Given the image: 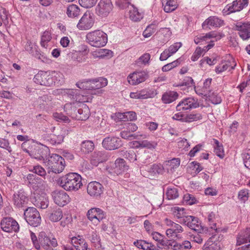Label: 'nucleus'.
<instances>
[{
	"label": "nucleus",
	"instance_id": "nucleus-1",
	"mask_svg": "<svg viewBox=\"0 0 250 250\" xmlns=\"http://www.w3.org/2000/svg\"><path fill=\"white\" fill-rule=\"evenodd\" d=\"M60 186L66 191L78 190L83 186L81 176L77 173L70 172L59 179Z\"/></svg>",
	"mask_w": 250,
	"mask_h": 250
},
{
	"label": "nucleus",
	"instance_id": "nucleus-2",
	"mask_svg": "<svg viewBox=\"0 0 250 250\" xmlns=\"http://www.w3.org/2000/svg\"><path fill=\"white\" fill-rule=\"evenodd\" d=\"M26 142L21 144V148L25 152L28 153L31 157L38 160H44L46 158L49 153L48 147L41 145H34L32 146L31 149L26 148Z\"/></svg>",
	"mask_w": 250,
	"mask_h": 250
},
{
	"label": "nucleus",
	"instance_id": "nucleus-3",
	"mask_svg": "<svg viewBox=\"0 0 250 250\" xmlns=\"http://www.w3.org/2000/svg\"><path fill=\"white\" fill-rule=\"evenodd\" d=\"M86 39L91 46L96 47L104 46L107 42L106 34L101 30H95L88 33L86 35Z\"/></svg>",
	"mask_w": 250,
	"mask_h": 250
},
{
	"label": "nucleus",
	"instance_id": "nucleus-4",
	"mask_svg": "<svg viewBox=\"0 0 250 250\" xmlns=\"http://www.w3.org/2000/svg\"><path fill=\"white\" fill-rule=\"evenodd\" d=\"M46 163L49 169L48 173L51 171L55 173H60L65 167L64 158L57 154H52Z\"/></svg>",
	"mask_w": 250,
	"mask_h": 250
},
{
	"label": "nucleus",
	"instance_id": "nucleus-5",
	"mask_svg": "<svg viewBox=\"0 0 250 250\" xmlns=\"http://www.w3.org/2000/svg\"><path fill=\"white\" fill-rule=\"evenodd\" d=\"M24 216L27 223L31 226L37 227L41 223L40 214L38 210L34 207H29L25 209Z\"/></svg>",
	"mask_w": 250,
	"mask_h": 250
},
{
	"label": "nucleus",
	"instance_id": "nucleus-6",
	"mask_svg": "<svg viewBox=\"0 0 250 250\" xmlns=\"http://www.w3.org/2000/svg\"><path fill=\"white\" fill-rule=\"evenodd\" d=\"M40 250L42 247L45 250H51L58 246L56 239L52 235H48L45 232L41 231L39 234Z\"/></svg>",
	"mask_w": 250,
	"mask_h": 250
},
{
	"label": "nucleus",
	"instance_id": "nucleus-7",
	"mask_svg": "<svg viewBox=\"0 0 250 250\" xmlns=\"http://www.w3.org/2000/svg\"><path fill=\"white\" fill-rule=\"evenodd\" d=\"M111 0H100L96 8V13L101 17H106L112 11Z\"/></svg>",
	"mask_w": 250,
	"mask_h": 250
},
{
	"label": "nucleus",
	"instance_id": "nucleus-8",
	"mask_svg": "<svg viewBox=\"0 0 250 250\" xmlns=\"http://www.w3.org/2000/svg\"><path fill=\"white\" fill-rule=\"evenodd\" d=\"M182 218V222L190 229L197 232L201 233L203 230V228L198 219L193 216H187Z\"/></svg>",
	"mask_w": 250,
	"mask_h": 250
},
{
	"label": "nucleus",
	"instance_id": "nucleus-9",
	"mask_svg": "<svg viewBox=\"0 0 250 250\" xmlns=\"http://www.w3.org/2000/svg\"><path fill=\"white\" fill-rule=\"evenodd\" d=\"M28 200L27 194L22 189L15 192L12 197L14 205L19 208L25 207Z\"/></svg>",
	"mask_w": 250,
	"mask_h": 250
},
{
	"label": "nucleus",
	"instance_id": "nucleus-10",
	"mask_svg": "<svg viewBox=\"0 0 250 250\" xmlns=\"http://www.w3.org/2000/svg\"><path fill=\"white\" fill-rule=\"evenodd\" d=\"M102 145L106 149L112 150L121 147L123 143L121 139L118 137L108 136L103 140Z\"/></svg>",
	"mask_w": 250,
	"mask_h": 250
},
{
	"label": "nucleus",
	"instance_id": "nucleus-11",
	"mask_svg": "<svg viewBox=\"0 0 250 250\" xmlns=\"http://www.w3.org/2000/svg\"><path fill=\"white\" fill-rule=\"evenodd\" d=\"M197 99L193 97L185 98L181 101L176 106V110L179 111L191 109L199 107Z\"/></svg>",
	"mask_w": 250,
	"mask_h": 250
},
{
	"label": "nucleus",
	"instance_id": "nucleus-12",
	"mask_svg": "<svg viewBox=\"0 0 250 250\" xmlns=\"http://www.w3.org/2000/svg\"><path fill=\"white\" fill-rule=\"evenodd\" d=\"M128 169V166L124 159L118 158L108 171L110 173L119 175L122 174Z\"/></svg>",
	"mask_w": 250,
	"mask_h": 250
},
{
	"label": "nucleus",
	"instance_id": "nucleus-13",
	"mask_svg": "<svg viewBox=\"0 0 250 250\" xmlns=\"http://www.w3.org/2000/svg\"><path fill=\"white\" fill-rule=\"evenodd\" d=\"M1 229L7 232H17L19 229V225L17 222L11 217H5L0 222Z\"/></svg>",
	"mask_w": 250,
	"mask_h": 250
},
{
	"label": "nucleus",
	"instance_id": "nucleus-14",
	"mask_svg": "<svg viewBox=\"0 0 250 250\" xmlns=\"http://www.w3.org/2000/svg\"><path fill=\"white\" fill-rule=\"evenodd\" d=\"M52 196L56 204L63 207L70 201L69 195L62 190H56L52 192Z\"/></svg>",
	"mask_w": 250,
	"mask_h": 250
},
{
	"label": "nucleus",
	"instance_id": "nucleus-15",
	"mask_svg": "<svg viewBox=\"0 0 250 250\" xmlns=\"http://www.w3.org/2000/svg\"><path fill=\"white\" fill-rule=\"evenodd\" d=\"M104 187L100 183L96 181L89 183L87 187L88 194L95 198H99L103 193Z\"/></svg>",
	"mask_w": 250,
	"mask_h": 250
},
{
	"label": "nucleus",
	"instance_id": "nucleus-16",
	"mask_svg": "<svg viewBox=\"0 0 250 250\" xmlns=\"http://www.w3.org/2000/svg\"><path fill=\"white\" fill-rule=\"evenodd\" d=\"M94 22L93 15L89 12H86L80 20L77 26L80 30H88L92 27Z\"/></svg>",
	"mask_w": 250,
	"mask_h": 250
},
{
	"label": "nucleus",
	"instance_id": "nucleus-17",
	"mask_svg": "<svg viewBox=\"0 0 250 250\" xmlns=\"http://www.w3.org/2000/svg\"><path fill=\"white\" fill-rule=\"evenodd\" d=\"M34 82L39 84L50 86L53 84L52 78L46 72L40 71L35 75Z\"/></svg>",
	"mask_w": 250,
	"mask_h": 250
},
{
	"label": "nucleus",
	"instance_id": "nucleus-18",
	"mask_svg": "<svg viewBox=\"0 0 250 250\" xmlns=\"http://www.w3.org/2000/svg\"><path fill=\"white\" fill-rule=\"evenodd\" d=\"M148 77L146 71H136L130 74L127 79L128 83L132 85L138 84L145 82Z\"/></svg>",
	"mask_w": 250,
	"mask_h": 250
},
{
	"label": "nucleus",
	"instance_id": "nucleus-19",
	"mask_svg": "<svg viewBox=\"0 0 250 250\" xmlns=\"http://www.w3.org/2000/svg\"><path fill=\"white\" fill-rule=\"evenodd\" d=\"M88 219L91 221L96 220L100 222L106 218V213L100 208H93L89 209L86 214Z\"/></svg>",
	"mask_w": 250,
	"mask_h": 250
},
{
	"label": "nucleus",
	"instance_id": "nucleus-20",
	"mask_svg": "<svg viewBox=\"0 0 250 250\" xmlns=\"http://www.w3.org/2000/svg\"><path fill=\"white\" fill-rule=\"evenodd\" d=\"M86 83L88 84V90H96L103 88L107 85L108 81L107 79L100 77L92 79L86 80Z\"/></svg>",
	"mask_w": 250,
	"mask_h": 250
},
{
	"label": "nucleus",
	"instance_id": "nucleus-21",
	"mask_svg": "<svg viewBox=\"0 0 250 250\" xmlns=\"http://www.w3.org/2000/svg\"><path fill=\"white\" fill-rule=\"evenodd\" d=\"M27 179L28 185L35 190L42 189L44 187V181L36 175L29 174L27 176Z\"/></svg>",
	"mask_w": 250,
	"mask_h": 250
},
{
	"label": "nucleus",
	"instance_id": "nucleus-22",
	"mask_svg": "<svg viewBox=\"0 0 250 250\" xmlns=\"http://www.w3.org/2000/svg\"><path fill=\"white\" fill-rule=\"evenodd\" d=\"M108 158L107 153L105 151H94L91 155L90 162L93 166L97 167L99 164L106 162Z\"/></svg>",
	"mask_w": 250,
	"mask_h": 250
},
{
	"label": "nucleus",
	"instance_id": "nucleus-23",
	"mask_svg": "<svg viewBox=\"0 0 250 250\" xmlns=\"http://www.w3.org/2000/svg\"><path fill=\"white\" fill-rule=\"evenodd\" d=\"M153 239L157 241L159 245L163 247H167L168 249L172 247H175L176 242L171 241L167 239L165 237L158 232H153L151 233Z\"/></svg>",
	"mask_w": 250,
	"mask_h": 250
},
{
	"label": "nucleus",
	"instance_id": "nucleus-24",
	"mask_svg": "<svg viewBox=\"0 0 250 250\" xmlns=\"http://www.w3.org/2000/svg\"><path fill=\"white\" fill-rule=\"evenodd\" d=\"M235 28L239 31V36L243 40H246L250 38V23H237Z\"/></svg>",
	"mask_w": 250,
	"mask_h": 250
},
{
	"label": "nucleus",
	"instance_id": "nucleus-25",
	"mask_svg": "<svg viewBox=\"0 0 250 250\" xmlns=\"http://www.w3.org/2000/svg\"><path fill=\"white\" fill-rule=\"evenodd\" d=\"M224 25V21L216 16H211L202 23L203 28L210 29V27H219Z\"/></svg>",
	"mask_w": 250,
	"mask_h": 250
},
{
	"label": "nucleus",
	"instance_id": "nucleus-26",
	"mask_svg": "<svg viewBox=\"0 0 250 250\" xmlns=\"http://www.w3.org/2000/svg\"><path fill=\"white\" fill-rule=\"evenodd\" d=\"M47 215L49 219L53 222H58L62 217V210L57 206L49 208L47 212Z\"/></svg>",
	"mask_w": 250,
	"mask_h": 250
},
{
	"label": "nucleus",
	"instance_id": "nucleus-27",
	"mask_svg": "<svg viewBox=\"0 0 250 250\" xmlns=\"http://www.w3.org/2000/svg\"><path fill=\"white\" fill-rule=\"evenodd\" d=\"M215 236L209 238L203 247V250H220L222 244L215 240Z\"/></svg>",
	"mask_w": 250,
	"mask_h": 250
},
{
	"label": "nucleus",
	"instance_id": "nucleus-28",
	"mask_svg": "<svg viewBox=\"0 0 250 250\" xmlns=\"http://www.w3.org/2000/svg\"><path fill=\"white\" fill-rule=\"evenodd\" d=\"M127 7L129 8V18L131 20L137 22L142 19L143 17V14L140 13L138 9L135 7L134 5H131L130 3L125 8ZM124 9H125V8Z\"/></svg>",
	"mask_w": 250,
	"mask_h": 250
},
{
	"label": "nucleus",
	"instance_id": "nucleus-29",
	"mask_svg": "<svg viewBox=\"0 0 250 250\" xmlns=\"http://www.w3.org/2000/svg\"><path fill=\"white\" fill-rule=\"evenodd\" d=\"M76 118L78 120L85 121L87 120L90 115V111L88 107L83 104L82 108L76 110Z\"/></svg>",
	"mask_w": 250,
	"mask_h": 250
},
{
	"label": "nucleus",
	"instance_id": "nucleus-30",
	"mask_svg": "<svg viewBox=\"0 0 250 250\" xmlns=\"http://www.w3.org/2000/svg\"><path fill=\"white\" fill-rule=\"evenodd\" d=\"M178 97L177 92L169 91L164 93L162 95V102L166 104H170L175 101Z\"/></svg>",
	"mask_w": 250,
	"mask_h": 250
},
{
	"label": "nucleus",
	"instance_id": "nucleus-31",
	"mask_svg": "<svg viewBox=\"0 0 250 250\" xmlns=\"http://www.w3.org/2000/svg\"><path fill=\"white\" fill-rule=\"evenodd\" d=\"M232 62L233 64H231V62H226L219 64L215 68V70L216 73L219 74L227 70L228 69H229V71L234 69L236 63L233 60H232Z\"/></svg>",
	"mask_w": 250,
	"mask_h": 250
},
{
	"label": "nucleus",
	"instance_id": "nucleus-32",
	"mask_svg": "<svg viewBox=\"0 0 250 250\" xmlns=\"http://www.w3.org/2000/svg\"><path fill=\"white\" fill-rule=\"evenodd\" d=\"M250 242V228H247L238 235L237 239V245H241L245 243Z\"/></svg>",
	"mask_w": 250,
	"mask_h": 250
},
{
	"label": "nucleus",
	"instance_id": "nucleus-33",
	"mask_svg": "<svg viewBox=\"0 0 250 250\" xmlns=\"http://www.w3.org/2000/svg\"><path fill=\"white\" fill-rule=\"evenodd\" d=\"M164 10L167 13L171 12L177 7L176 0H162Z\"/></svg>",
	"mask_w": 250,
	"mask_h": 250
},
{
	"label": "nucleus",
	"instance_id": "nucleus-34",
	"mask_svg": "<svg viewBox=\"0 0 250 250\" xmlns=\"http://www.w3.org/2000/svg\"><path fill=\"white\" fill-rule=\"evenodd\" d=\"M80 13L79 7L75 4H70L67 8L66 10V14L69 18H74L78 17Z\"/></svg>",
	"mask_w": 250,
	"mask_h": 250
},
{
	"label": "nucleus",
	"instance_id": "nucleus-35",
	"mask_svg": "<svg viewBox=\"0 0 250 250\" xmlns=\"http://www.w3.org/2000/svg\"><path fill=\"white\" fill-rule=\"evenodd\" d=\"M183 231L182 227L178 224L175 223L173 224L171 228L168 229L166 230V234L167 236H173L175 235L178 237L177 233Z\"/></svg>",
	"mask_w": 250,
	"mask_h": 250
},
{
	"label": "nucleus",
	"instance_id": "nucleus-36",
	"mask_svg": "<svg viewBox=\"0 0 250 250\" xmlns=\"http://www.w3.org/2000/svg\"><path fill=\"white\" fill-rule=\"evenodd\" d=\"M94 148V145L91 141H84L81 145V149L84 153H88L92 152Z\"/></svg>",
	"mask_w": 250,
	"mask_h": 250
},
{
	"label": "nucleus",
	"instance_id": "nucleus-37",
	"mask_svg": "<svg viewBox=\"0 0 250 250\" xmlns=\"http://www.w3.org/2000/svg\"><path fill=\"white\" fill-rule=\"evenodd\" d=\"M213 141L214 142V152L220 158H223L224 151L223 145L220 144L219 142L215 139H213Z\"/></svg>",
	"mask_w": 250,
	"mask_h": 250
},
{
	"label": "nucleus",
	"instance_id": "nucleus-38",
	"mask_svg": "<svg viewBox=\"0 0 250 250\" xmlns=\"http://www.w3.org/2000/svg\"><path fill=\"white\" fill-rule=\"evenodd\" d=\"M238 0H236L232 2L231 4H228L223 10V13L227 15L231 13L238 12L237 8H238Z\"/></svg>",
	"mask_w": 250,
	"mask_h": 250
},
{
	"label": "nucleus",
	"instance_id": "nucleus-39",
	"mask_svg": "<svg viewBox=\"0 0 250 250\" xmlns=\"http://www.w3.org/2000/svg\"><path fill=\"white\" fill-rule=\"evenodd\" d=\"M148 171L153 175L162 174L164 171V168L162 165L155 164L148 168Z\"/></svg>",
	"mask_w": 250,
	"mask_h": 250
},
{
	"label": "nucleus",
	"instance_id": "nucleus-40",
	"mask_svg": "<svg viewBox=\"0 0 250 250\" xmlns=\"http://www.w3.org/2000/svg\"><path fill=\"white\" fill-rule=\"evenodd\" d=\"M52 39L51 33L48 31H45L41 38V45L42 47L47 48V43L50 41Z\"/></svg>",
	"mask_w": 250,
	"mask_h": 250
},
{
	"label": "nucleus",
	"instance_id": "nucleus-41",
	"mask_svg": "<svg viewBox=\"0 0 250 250\" xmlns=\"http://www.w3.org/2000/svg\"><path fill=\"white\" fill-rule=\"evenodd\" d=\"M204 96L208 98V101L214 104H220L222 101L221 97L214 93H205Z\"/></svg>",
	"mask_w": 250,
	"mask_h": 250
},
{
	"label": "nucleus",
	"instance_id": "nucleus-42",
	"mask_svg": "<svg viewBox=\"0 0 250 250\" xmlns=\"http://www.w3.org/2000/svg\"><path fill=\"white\" fill-rule=\"evenodd\" d=\"M49 204L48 198L44 197H39L36 200L35 206L39 208L45 209L47 208Z\"/></svg>",
	"mask_w": 250,
	"mask_h": 250
},
{
	"label": "nucleus",
	"instance_id": "nucleus-43",
	"mask_svg": "<svg viewBox=\"0 0 250 250\" xmlns=\"http://www.w3.org/2000/svg\"><path fill=\"white\" fill-rule=\"evenodd\" d=\"M133 244L139 249H141L144 250H149L152 245L151 244L143 240H138L134 241Z\"/></svg>",
	"mask_w": 250,
	"mask_h": 250
},
{
	"label": "nucleus",
	"instance_id": "nucleus-44",
	"mask_svg": "<svg viewBox=\"0 0 250 250\" xmlns=\"http://www.w3.org/2000/svg\"><path fill=\"white\" fill-rule=\"evenodd\" d=\"M121 155L130 162H134L137 160L136 155L132 150H129L128 151L122 150L121 151Z\"/></svg>",
	"mask_w": 250,
	"mask_h": 250
},
{
	"label": "nucleus",
	"instance_id": "nucleus-45",
	"mask_svg": "<svg viewBox=\"0 0 250 250\" xmlns=\"http://www.w3.org/2000/svg\"><path fill=\"white\" fill-rule=\"evenodd\" d=\"M137 144V147H146L147 148H154L156 146L157 143L155 142L151 143L147 140H144L142 141L136 142Z\"/></svg>",
	"mask_w": 250,
	"mask_h": 250
},
{
	"label": "nucleus",
	"instance_id": "nucleus-46",
	"mask_svg": "<svg viewBox=\"0 0 250 250\" xmlns=\"http://www.w3.org/2000/svg\"><path fill=\"white\" fill-rule=\"evenodd\" d=\"M181 62L180 58L176 60L163 66L162 68V70L163 72L169 71L179 65L181 63Z\"/></svg>",
	"mask_w": 250,
	"mask_h": 250
},
{
	"label": "nucleus",
	"instance_id": "nucleus-47",
	"mask_svg": "<svg viewBox=\"0 0 250 250\" xmlns=\"http://www.w3.org/2000/svg\"><path fill=\"white\" fill-rule=\"evenodd\" d=\"M156 30V25L154 24H151L148 25L146 29L144 31L143 35L145 38H148L150 37L153 33H154Z\"/></svg>",
	"mask_w": 250,
	"mask_h": 250
},
{
	"label": "nucleus",
	"instance_id": "nucleus-48",
	"mask_svg": "<svg viewBox=\"0 0 250 250\" xmlns=\"http://www.w3.org/2000/svg\"><path fill=\"white\" fill-rule=\"evenodd\" d=\"M89 239L91 243L94 244L95 247H98L99 248V245H100V246H101L100 244V237L95 232L92 231L89 234Z\"/></svg>",
	"mask_w": 250,
	"mask_h": 250
},
{
	"label": "nucleus",
	"instance_id": "nucleus-49",
	"mask_svg": "<svg viewBox=\"0 0 250 250\" xmlns=\"http://www.w3.org/2000/svg\"><path fill=\"white\" fill-rule=\"evenodd\" d=\"M80 90L76 89H68L66 90V94L72 99L75 101L79 100Z\"/></svg>",
	"mask_w": 250,
	"mask_h": 250
},
{
	"label": "nucleus",
	"instance_id": "nucleus-50",
	"mask_svg": "<svg viewBox=\"0 0 250 250\" xmlns=\"http://www.w3.org/2000/svg\"><path fill=\"white\" fill-rule=\"evenodd\" d=\"M166 194L168 200L176 199L179 196L178 189L176 188L167 189Z\"/></svg>",
	"mask_w": 250,
	"mask_h": 250
},
{
	"label": "nucleus",
	"instance_id": "nucleus-51",
	"mask_svg": "<svg viewBox=\"0 0 250 250\" xmlns=\"http://www.w3.org/2000/svg\"><path fill=\"white\" fill-rule=\"evenodd\" d=\"M120 136L122 138L129 140H131L135 139H139L138 135H136L135 134L130 133L126 129L125 130L121 131L120 132Z\"/></svg>",
	"mask_w": 250,
	"mask_h": 250
},
{
	"label": "nucleus",
	"instance_id": "nucleus-52",
	"mask_svg": "<svg viewBox=\"0 0 250 250\" xmlns=\"http://www.w3.org/2000/svg\"><path fill=\"white\" fill-rule=\"evenodd\" d=\"M130 97L133 99H145L147 98L148 96L145 91H141L137 92H131Z\"/></svg>",
	"mask_w": 250,
	"mask_h": 250
},
{
	"label": "nucleus",
	"instance_id": "nucleus-53",
	"mask_svg": "<svg viewBox=\"0 0 250 250\" xmlns=\"http://www.w3.org/2000/svg\"><path fill=\"white\" fill-rule=\"evenodd\" d=\"M38 46L35 43L32 42L30 41H28L25 45V50L27 51L30 54L32 55L35 49H37Z\"/></svg>",
	"mask_w": 250,
	"mask_h": 250
},
{
	"label": "nucleus",
	"instance_id": "nucleus-54",
	"mask_svg": "<svg viewBox=\"0 0 250 250\" xmlns=\"http://www.w3.org/2000/svg\"><path fill=\"white\" fill-rule=\"evenodd\" d=\"M53 118L58 122L68 123L70 120L68 117L64 115L61 113H54L53 114Z\"/></svg>",
	"mask_w": 250,
	"mask_h": 250
},
{
	"label": "nucleus",
	"instance_id": "nucleus-55",
	"mask_svg": "<svg viewBox=\"0 0 250 250\" xmlns=\"http://www.w3.org/2000/svg\"><path fill=\"white\" fill-rule=\"evenodd\" d=\"M97 1V0H79L80 4L86 8L92 7Z\"/></svg>",
	"mask_w": 250,
	"mask_h": 250
},
{
	"label": "nucleus",
	"instance_id": "nucleus-56",
	"mask_svg": "<svg viewBox=\"0 0 250 250\" xmlns=\"http://www.w3.org/2000/svg\"><path fill=\"white\" fill-rule=\"evenodd\" d=\"M201 116L199 114H188L185 115L184 118H181L182 122H191L194 121H197L200 119Z\"/></svg>",
	"mask_w": 250,
	"mask_h": 250
},
{
	"label": "nucleus",
	"instance_id": "nucleus-57",
	"mask_svg": "<svg viewBox=\"0 0 250 250\" xmlns=\"http://www.w3.org/2000/svg\"><path fill=\"white\" fill-rule=\"evenodd\" d=\"M31 171L42 177H45L46 175L45 170L42 167L39 165L34 166L33 169L31 170Z\"/></svg>",
	"mask_w": 250,
	"mask_h": 250
},
{
	"label": "nucleus",
	"instance_id": "nucleus-58",
	"mask_svg": "<svg viewBox=\"0 0 250 250\" xmlns=\"http://www.w3.org/2000/svg\"><path fill=\"white\" fill-rule=\"evenodd\" d=\"M0 147L6 149L9 153L12 151L9 141L5 139L0 138Z\"/></svg>",
	"mask_w": 250,
	"mask_h": 250
},
{
	"label": "nucleus",
	"instance_id": "nucleus-59",
	"mask_svg": "<svg viewBox=\"0 0 250 250\" xmlns=\"http://www.w3.org/2000/svg\"><path fill=\"white\" fill-rule=\"evenodd\" d=\"M150 59V55L149 53H145L141 56L137 61V63H141V64L146 65L149 63Z\"/></svg>",
	"mask_w": 250,
	"mask_h": 250
},
{
	"label": "nucleus",
	"instance_id": "nucleus-60",
	"mask_svg": "<svg viewBox=\"0 0 250 250\" xmlns=\"http://www.w3.org/2000/svg\"><path fill=\"white\" fill-rule=\"evenodd\" d=\"M0 19L5 25L8 23V12L5 8L0 9Z\"/></svg>",
	"mask_w": 250,
	"mask_h": 250
},
{
	"label": "nucleus",
	"instance_id": "nucleus-61",
	"mask_svg": "<svg viewBox=\"0 0 250 250\" xmlns=\"http://www.w3.org/2000/svg\"><path fill=\"white\" fill-rule=\"evenodd\" d=\"M32 55L37 59L44 62L46 60V57L43 53H41L38 47L35 49Z\"/></svg>",
	"mask_w": 250,
	"mask_h": 250
},
{
	"label": "nucleus",
	"instance_id": "nucleus-62",
	"mask_svg": "<svg viewBox=\"0 0 250 250\" xmlns=\"http://www.w3.org/2000/svg\"><path fill=\"white\" fill-rule=\"evenodd\" d=\"M174 250H177L181 248H184L185 249H189L191 248V243L188 241H184L182 244H178L176 242L175 247H172Z\"/></svg>",
	"mask_w": 250,
	"mask_h": 250
},
{
	"label": "nucleus",
	"instance_id": "nucleus-63",
	"mask_svg": "<svg viewBox=\"0 0 250 250\" xmlns=\"http://www.w3.org/2000/svg\"><path fill=\"white\" fill-rule=\"evenodd\" d=\"M183 198H184L185 202L187 204H189V205H192L193 204H195L196 201V199L194 197V196H193L192 195L190 194H185Z\"/></svg>",
	"mask_w": 250,
	"mask_h": 250
},
{
	"label": "nucleus",
	"instance_id": "nucleus-64",
	"mask_svg": "<svg viewBox=\"0 0 250 250\" xmlns=\"http://www.w3.org/2000/svg\"><path fill=\"white\" fill-rule=\"evenodd\" d=\"M63 137L62 135L53 136V137L50 138L49 142L51 144L56 145L57 144H60L63 141Z\"/></svg>",
	"mask_w": 250,
	"mask_h": 250
}]
</instances>
